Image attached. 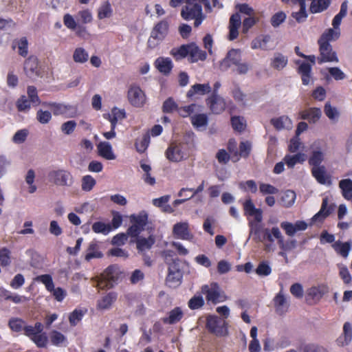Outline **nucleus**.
<instances>
[{
  "mask_svg": "<svg viewBox=\"0 0 352 352\" xmlns=\"http://www.w3.org/2000/svg\"><path fill=\"white\" fill-rule=\"evenodd\" d=\"M338 38V33L331 29L327 30L318 41L319 45V56L317 57L318 63H338L339 59L336 51L333 50L330 41Z\"/></svg>",
  "mask_w": 352,
  "mask_h": 352,
  "instance_id": "1",
  "label": "nucleus"
},
{
  "mask_svg": "<svg viewBox=\"0 0 352 352\" xmlns=\"http://www.w3.org/2000/svg\"><path fill=\"white\" fill-rule=\"evenodd\" d=\"M201 2L204 3L207 11H211L210 3L208 0H187L186 5L181 11V16L184 20L195 19V27H198L204 19Z\"/></svg>",
  "mask_w": 352,
  "mask_h": 352,
  "instance_id": "2",
  "label": "nucleus"
},
{
  "mask_svg": "<svg viewBox=\"0 0 352 352\" xmlns=\"http://www.w3.org/2000/svg\"><path fill=\"white\" fill-rule=\"evenodd\" d=\"M119 278L118 267L114 265L107 267L100 276L95 277L96 287L99 289L112 288L117 284Z\"/></svg>",
  "mask_w": 352,
  "mask_h": 352,
  "instance_id": "3",
  "label": "nucleus"
},
{
  "mask_svg": "<svg viewBox=\"0 0 352 352\" xmlns=\"http://www.w3.org/2000/svg\"><path fill=\"white\" fill-rule=\"evenodd\" d=\"M43 331V324L36 322L34 326L26 325L23 334L28 337L38 347L44 348L47 344V337Z\"/></svg>",
  "mask_w": 352,
  "mask_h": 352,
  "instance_id": "4",
  "label": "nucleus"
},
{
  "mask_svg": "<svg viewBox=\"0 0 352 352\" xmlns=\"http://www.w3.org/2000/svg\"><path fill=\"white\" fill-rule=\"evenodd\" d=\"M201 290V293L205 295L208 303L217 305V303L224 302L227 299L225 292L217 282H212L208 285H202Z\"/></svg>",
  "mask_w": 352,
  "mask_h": 352,
  "instance_id": "5",
  "label": "nucleus"
},
{
  "mask_svg": "<svg viewBox=\"0 0 352 352\" xmlns=\"http://www.w3.org/2000/svg\"><path fill=\"white\" fill-rule=\"evenodd\" d=\"M206 327L208 331L217 337H225L228 335V323L215 315H209L206 318Z\"/></svg>",
  "mask_w": 352,
  "mask_h": 352,
  "instance_id": "6",
  "label": "nucleus"
},
{
  "mask_svg": "<svg viewBox=\"0 0 352 352\" xmlns=\"http://www.w3.org/2000/svg\"><path fill=\"white\" fill-rule=\"evenodd\" d=\"M129 218L132 225L127 229V234L131 237H138L148 223V214L143 210L138 214H131Z\"/></svg>",
  "mask_w": 352,
  "mask_h": 352,
  "instance_id": "7",
  "label": "nucleus"
},
{
  "mask_svg": "<svg viewBox=\"0 0 352 352\" xmlns=\"http://www.w3.org/2000/svg\"><path fill=\"white\" fill-rule=\"evenodd\" d=\"M169 24L166 20H162L153 28L148 41V47L154 48L164 39L168 32Z\"/></svg>",
  "mask_w": 352,
  "mask_h": 352,
  "instance_id": "8",
  "label": "nucleus"
},
{
  "mask_svg": "<svg viewBox=\"0 0 352 352\" xmlns=\"http://www.w3.org/2000/svg\"><path fill=\"white\" fill-rule=\"evenodd\" d=\"M129 102L135 107H142L146 102L144 91L138 85H131L127 91Z\"/></svg>",
  "mask_w": 352,
  "mask_h": 352,
  "instance_id": "9",
  "label": "nucleus"
},
{
  "mask_svg": "<svg viewBox=\"0 0 352 352\" xmlns=\"http://www.w3.org/2000/svg\"><path fill=\"white\" fill-rule=\"evenodd\" d=\"M49 179L57 186H69L73 182V177L70 172L64 169H59L50 172Z\"/></svg>",
  "mask_w": 352,
  "mask_h": 352,
  "instance_id": "10",
  "label": "nucleus"
},
{
  "mask_svg": "<svg viewBox=\"0 0 352 352\" xmlns=\"http://www.w3.org/2000/svg\"><path fill=\"white\" fill-rule=\"evenodd\" d=\"M329 292V288L325 284L311 287L307 292L306 301L309 305H316Z\"/></svg>",
  "mask_w": 352,
  "mask_h": 352,
  "instance_id": "11",
  "label": "nucleus"
},
{
  "mask_svg": "<svg viewBox=\"0 0 352 352\" xmlns=\"http://www.w3.org/2000/svg\"><path fill=\"white\" fill-rule=\"evenodd\" d=\"M242 61L241 52L238 49L230 50L226 56L220 62L219 67L222 71H226L232 66L236 67Z\"/></svg>",
  "mask_w": 352,
  "mask_h": 352,
  "instance_id": "12",
  "label": "nucleus"
},
{
  "mask_svg": "<svg viewBox=\"0 0 352 352\" xmlns=\"http://www.w3.org/2000/svg\"><path fill=\"white\" fill-rule=\"evenodd\" d=\"M173 234L175 238L182 240L192 241L194 238L187 221L175 223L173 228Z\"/></svg>",
  "mask_w": 352,
  "mask_h": 352,
  "instance_id": "13",
  "label": "nucleus"
},
{
  "mask_svg": "<svg viewBox=\"0 0 352 352\" xmlns=\"http://www.w3.org/2000/svg\"><path fill=\"white\" fill-rule=\"evenodd\" d=\"M206 102L210 110L214 114H220L226 109V102L218 94H212Z\"/></svg>",
  "mask_w": 352,
  "mask_h": 352,
  "instance_id": "14",
  "label": "nucleus"
},
{
  "mask_svg": "<svg viewBox=\"0 0 352 352\" xmlns=\"http://www.w3.org/2000/svg\"><path fill=\"white\" fill-rule=\"evenodd\" d=\"M273 303L276 313L279 316L285 314L290 306L289 302L283 293V289L276 294L273 299Z\"/></svg>",
  "mask_w": 352,
  "mask_h": 352,
  "instance_id": "15",
  "label": "nucleus"
},
{
  "mask_svg": "<svg viewBox=\"0 0 352 352\" xmlns=\"http://www.w3.org/2000/svg\"><path fill=\"white\" fill-rule=\"evenodd\" d=\"M328 197H324L322 199V202L320 210L311 218V221L313 222L318 221L322 223L333 212L335 208V205H328Z\"/></svg>",
  "mask_w": 352,
  "mask_h": 352,
  "instance_id": "16",
  "label": "nucleus"
},
{
  "mask_svg": "<svg viewBox=\"0 0 352 352\" xmlns=\"http://www.w3.org/2000/svg\"><path fill=\"white\" fill-rule=\"evenodd\" d=\"M244 214L254 217L255 221L260 223L263 220V212L261 209L256 208L251 199L246 200L243 204Z\"/></svg>",
  "mask_w": 352,
  "mask_h": 352,
  "instance_id": "17",
  "label": "nucleus"
},
{
  "mask_svg": "<svg viewBox=\"0 0 352 352\" xmlns=\"http://www.w3.org/2000/svg\"><path fill=\"white\" fill-rule=\"evenodd\" d=\"M241 25V18L239 13L233 14L229 21V34L228 39L233 41L236 39L239 35L238 29Z\"/></svg>",
  "mask_w": 352,
  "mask_h": 352,
  "instance_id": "18",
  "label": "nucleus"
},
{
  "mask_svg": "<svg viewBox=\"0 0 352 352\" xmlns=\"http://www.w3.org/2000/svg\"><path fill=\"white\" fill-rule=\"evenodd\" d=\"M300 117L302 120H307L309 123H316L322 116L320 109L317 107H311L299 113Z\"/></svg>",
  "mask_w": 352,
  "mask_h": 352,
  "instance_id": "19",
  "label": "nucleus"
},
{
  "mask_svg": "<svg viewBox=\"0 0 352 352\" xmlns=\"http://www.w3.org/2000/svg\"><path fill=\"white\" fill-rule=\"evenodd\" d=\"M270 123L278 131L290 130L293 127V122L287 116L272 118Z\"/></svg>",
  "mask_w": 352,
  "mask_h": 352,
  "instance_id": "20",
  "label": "nucleus"
},
{
  "mask_svg": "<svg viewBox=\"0 0 352 352\" xmlns=\"http://www.w3.org/2000/svg\"><path fill=\"white\" fill-rule=\"evenodd\" d=\"M352 340V325L346 322L343 325V333L336 340V344L340 346L348 345Z\"/></svg>",
  "mask_w": 352,
  "mask_h": 352,
  "instance_id": "21",
  "label": "nucleus"
},
{
  "mask_svg": "<svg viewBox=\"0 0 352 352\" xmlns=\"http://www.w3.org/2000/svg\"><path fill=\"white\" fill-rule=\"evenodd\" d=\"M189 54L188 60L190 63H195L199 60H204L206 59L207 54L204 51H202L194 43L188 45Z\"/></svg>",
  "mask_w": 352,
  "mask_h": 352,
  "instance_id": "22",
  "label": "nucleus"
},
{
  "mask_svg": "<svg viewBox=\"0 0 352 352\" xmlns=\"http://www.w3.org/2000/svg\"><path fill=\"white\" fill-rule=\"evenodd\" d=\"M348 10L347 1H344L340 6V10L338 14H337L332 21L333 28H331L333 31H336L338 33V37L340 35V25L341 24L342 19L346 15Z\"/></svg>",
  "mask_w": 352,
  "mask_h": 352,
  "instance_id": "23",
  "label": "nucleus"
},
{
  "mask_svg": "<svg viewBox=\"0 0 352 352\" xmlns=\"http://www.w3.org/2000/svg\"><path fill=\"white\" fill-rule=\"evenodd\" d=\"M287 56L279 52L274 53L270 60L271 67L278 71H280L284 69L287 66Z\"/></svg>",
  "mask_w": 352,
  "mask_h": 352,
  "instance_id": "24",
  "label": "nucleus"
},
{
  "mask_svg": "<svg viewBox=\"0 0 352 352\" xmlns=\"http://www.w3.org/2000/svg\"><path fill=\"white\" fill-rule=\"evenodd\" d=\"M125 117V111L116 107L113 108L110 113L104 115V118L111 122L112 128H116L118 122L123 120Z\"/></svg>",
  "mask_w": 352,
  "mask_h": 352,
  "instance_id": "25",
  "label": "nucleus"
},
{
  "mask_svg": "<svg viewBox=\"0 0 352 352\" xmlns=\"http://www.w3.org/2000/svg\"><path fill=\"white\" fill-rule=\"evenodd\" d=\"M158 71L164 75L170 74L173 68V63L170 58L159 57L154 63Z\"/></svg>",
  "mask_w": 352,
  "mask_h": 352,
  "instance_id": "26",
  "label": "nucleus"
},
{
  "mask_svg": "<svg viewBox=\"0 0 352 352\" xmlns=\"http://www.w3.org/2000/svg\"><path fill=\"white\" fill-rule=\"evenodd\" d=\"M24 70L29 77L38 75V60L36 57H29L24 63Z\"/></svg>",
  "mask_w": 352,
  "mask_h": 352,
  "instance_id": "27",
  "label": "nucleus"
},
{
  "mask_svg": "<svg viewBox=\"0 0 352 352\" xmlns=\"http://www.w3.org/2000/svg\"><path fill=\"white\" fill-rule=\"evenodd\" d=\"M291 1L293 3V5L298 4L300 6V10L298 12H294L292 13V16L298 23L305 21L307 17L306 12V0H291Z\"/></svg>",
  "mask_w": 352,
  "mask_h": 352,
  "instance_id": "28",
  "label": "nucleus"
},
{
  "mask_svg": "<svg viewBox=\"0 0 352 352\" xmlns=\"http://www.w3.org/2000/svg\"><path fill=\"white\" fill-rule=\"evenodd\" d=\"M311 174L315 177L316 181L321 184L331 183L329 180V176L327 174L326 169L324 166L312 168Z\"/></svg>",
  "mask_w": 352,
  "mask_h": 352,
  "instance_id": "29",
  "label": "nucleus"
},
{
  "mask_svg": "<svg viewBox=\"0 0 352 352\" xmlns=\"http://www.w3.org/2000/svg\"><path fill=\"white\" fill-rule=\"evenodd\" d=\"M184 316L182 309L179 307H175L169 313L168 317L162 319L164 324H173L179 322Z\"/></svg>",
  "mask_w": 352,
  "mask_h": 352,
  "instance_id": "30",
  "label": "nucleus"
},
{
  "mask_svg": "<svg viewBox=\"0 0 352 352\" xmlns=\"http://www.w3.org/2000/svg\"><path fill=\"white\" fill-rule=\"evenodd\" d=\"M332 248L336 252L344 258H346L351 249L350 242H342L340 241H335L332 245Z\"/></svg>",
  "mask_w": 352,
  "mask_h": 352,
  "instance_id": "31",
  "label": "nucleus"
},
{
  "mask_svg": "<svg viewBox=\"0 0 352 352\" xmlns=\"http://www.w3.org/2000/svg\"><path fill=\"white\" fill-rule=\"evenodd\" d=\"M211 91V87L209 83L195 84L192 85L187 92L188 98L192 97L195 94L205 95Z\"/></svg>",
  "mask_w": 352,
  "mask_h": 352,
  "instance_id": "32",
  "label": "nucleus"
},
{
  "mask_svg": "<svg viewBox=\"0 0 352 352\" xmlns=\"http://www.w3.org/2000/svg\"><path fill=\"white\" fill-rule=\"evenodd\" d=\"M117 299V294L111 292L104 296L98 301L97 307L100 309H109Z\"/></svg>",
  "mask_w": 352,
  "mask_h": 352,
  "instance_id": "33",
  "label": "nucleus"
},
{
  "mask_svg": "<svg viewBox=\"0 0 352 352\" xmlns=\"http://www.w3.org/2000/svg\"><path fill=\"white\" fill-rule=\"evenodd\" d=\"M155 242V238L152 235L149 236L148 238L138 237L136 241L137 249L139 252L150 250Z\"/></svg>",
  "mask_w": 352,
  "mask_h": 352,
  "instance_id": "34",
  "label": "nucleus"
},
{
  "mask_svg": "<svg viewBox=\"0 0 352 352\" xmlns=\"http://www.w3.org/2000/svg\"><path fill=\"white\" fill-rule=\"evenodd\" d=\"M342 194L346 200L352 199V180L350 179H342L339 183Z\"/></svg>",
  "mask_w": 352,
  "mask_h": 352,
  "instance_id": "35",
  "label": "nucleus"
},
{
  "mask_svg": "<svg viewBox=\"0 0 352 352\" xmlns=\"http://www.w3.org/2000/svg\"><path fill=\"white\" fill-rule=\"evenodd\" d=\"M51 111L55 116L65 115L66 116H71L69 111L72 109L70 105H65L63 104H49Z\"/></svg>",
  "mask_w": 352,
  "mask_h": 352,
  "instance_id": "36",
  "label": "nucleus"
},
{
  "mask_svg": "<svg viewBox=\"0 0 352 352\" xmlns=\"http://www.w3.org/2000/svg\"><path fill=\"white\" fill-rule=\"evenodd\" d=\"M73 60L76 63L83 64L89 59V53L83 47H76L73 53Z\"/></svg>",
  "mask_w": 352,
  "mask_h": 352,
  "instance_id": "37",
  "label": "nucleus"
},
{
  "mask_svg": "<svg viewBox=\"0 0 352 352\" xmlns=\"http://www.w3.org/2000/svg\"><path fill=\"white\" fill-rule=\"evenodd\" d=\"M113 8L109 1L103 3L98 9L97 16L99 19L110 18L113 15Z\"/></svg>",
  "mask_w": 352,
  "mask_h": 352,
  "instance_id": "38",
  "label": "nucleus"
},
{
  "mask_svg": "<svg viewBox=\"0 0 352 352\" xmlns=\"http://www.w3.org/2000/svg\"><path fill=\"white\" fill-rule=\"evenodd\" d=\"M102 253L98 250V245L97 243L95 242H91L89 245L85 258L87 261H89L92 258H102Z\"/></svg>",
  "mask_w": 352,
  "mask_h": 352,
  "instance_id": "39",
  "label": "nucleus"
},
{
  "mask_svg": "<svg viewBox=\"0 0 352 352\" xmlns=\"http://www.w3.org/2000/svg\"><path fill=\"white\" fill-rule=\"evenodd\" d=\"M182 278V274L180 270H177L176 271H173L169 269L168 274L166 277V283L168 284L170 287H175L180 284Z\"/></svg>",
  "mask_w": 352,
  "mask_h": 352,
  "instance_id": "40",
  "label": "nucleus"
},
{
  "mask_svg": "<svg viewBox=\"0 0 352 352\" xmlns=\"http://www.w3.org/2000/svg\"><path fill=\"white\" fill-rule=\"evenodd\" d=\"M26 325L25 321L19 318H12L8 321V327L10 329L16 333H19L22 331H24Z\"/></svg>",
  "mask_w": 352,
  "mask_h": 352,
  "instance_id": "41",
  "label": "nucleus"
},
{
  "mask_svg": "<svg viewBox=\"0 0 352 352\" xmlns=\"http://www.w3.org/2000/svg\"><path fill=\"white\" fill-rule=\"evenodd\" d=\"M296 199V193L294 190H287L284 192L280 198V204L285 208L292 206Z\"/></svg>",
  "mask_w": 352,
  "mask_h": 352,
  "instance_id": "42",
  "label": "nucleus"
},
{
  "mask_svg": "<svg viewBox=\"0 0 352 352\" xmlns=\"http://www.w3.org/2000/svg\"><path fill=\"white\" fill-rule=\"evenodd\" d=\"M330 2L331 0L313 1L311 3L310 11L312 13L321 12L329 7Z\"/></svg>",
  "mask_w": 352,
  "mask_h": 352,
  "instance_id": "43",
  "label": "nucleus"
},
{
  "mask_svg": "<svg viewBox=\"0 0 352 352\" xmlns=\"http://www.w3.org/2000/svg\"><path fill=\"white\" fill-rule=\"evenodd\" d=\"M92 230L97 234H108L112 230V226L109 223L102 221H96L92 225Z\"/></svg>",
  "mask_w": 352,
  "mask_h": 352,
  "instance_id": "44",
  "label": "nucleus"
},
{
  "mask_svg": "<svg viewBox=\"0 0 352 352\" xmlns=\"http://www.w3.org/2000/svg\"><path fill=\"white\" fill-rule=\"evenodd\" d=\"M191 122L197 129L206 127L208 124V117L204 113L195 114L191 117Z\"/></svg>",
  "mask_w": 352,
  "mask_h": 352,
  "instance_id": "45",
  "label": "nucleus"
},
{
  "mask_svg": "<svg viewBox=\"0 0 352 352\" xmlns=\"http://www.w3.org/2000/svg\"><path fill=\"white\" fill-rule=\"evenodd\" d=\"M188 45H183L178 48H173L170 51V54L175 58V60L182 59L189 54Z\"/></svg>",
  "mask_w": 352,
  "mask_h": 352,
  "instance_id": "46",
  "label": "nucleus"
},
{
  "mask_svg": "<svg viewBox=\"0 0 352 352\" xmlns=\"http://www.w3.org/2000/svg\"><path fill=\"white\" fill-rule=\"evenodd\" d=\"M34 280L37 282L42 283L45 286V288L48 292L54 290V284L50 274H42L37 276Z\"/></svg>",
  "mask_w": 352,
  "mask_h": 352,
  "instance_id": "47",
  "label": "nucleus"
},
{
  "mask_svg": "<svg viewBox=\"0 0 352 352\" xmlns=\"http://www.w3.org/2000/svg\"><path fill=\"white\" fill-rule=\"evenodd\" d=\"M231 94L234 100L240 105L245 106L246 104L247 95L238 86L232 90Z\"/></svg>",
  "mask_w": 352,
  "mask_h": 352,
  "instance_id": "48",
  "label": "nucleus"
},
{
  "mask_svg": "<svg viewBox=\"0 0 352 352\" xmlns=\"http://www.w3.org/2000/svg\"><path fill=\"white\" fill-rule=\"evenodd\" d=\"M150 134L146 133L140 139L137 140L135 146L139 153H143L146 151L150 143Z\"/></svg>",
  "mask_w": 352,
  "mask_h": 352,
  "instance_id": "49",
  "label": "nucleus"
},
{
  "mask_svg": "<svg viewBox=\"0 0 352 352\" xmlns=\"http://www.w3.org/2000/svg\"><path fill=\"white\" fill-rule=\"evenodd\" d=\"M17 45L19 49V54L22 56H25L28 54V40L25 37H22L19 40L14 41L12 47L15 48Z\"/></svg>",
  "mask_w": 352,
  "mask_h": 352,
  "instance_id": "50",
  "label": "nucleus"
},
{
  "mask_svg": "<svg viewBox=\"0 0 352 352\" xmlns=\"http://www.w3.org/2000/svg\"><path fill=\"white\" fill-rule=\"evenodd\" d=\"M11 263V252L7 248L0 249V265L7 267Z\"/></svg>",
  "mask_w": 352,
  "mask_h": 352,
  "instance_id": "51",
  "label": "nucleus"
},
{
  "mask_svg": "<svg viewBox=\"0 0 352 352\" xmlns=\"http://www.w3.org/2000/svg\"><path fill=\"white\" fill-rule=\"evenodd\" d=\"M204 305V300L200 295H195L189 300L188 302V307L192 310L200 309Z\"/></svg>",
  "mask_w": 352,
  "mask_h": 352,
  "instance_id": "52",
  "label": "nucleus"
},
{
  "mask_svg": "<svg viewBox=\"0 0 352 352\" xmlns=\"http://www.w3.org/2000/svg\"><path fill=\"white\" fill-rule=\"evenodd\" d=\"M232 128L237 131L241 132L245 128V121L243 117L233 116L231 118Z\"/></svg>",
  "mask_w": 352,
  "mask_h": 352,
  "instance_id": "53",
  "label": "nucleus"
},
{
  "mask_svg": "<svg viewBox=\"0 0 352 352\" xmlns=\"http://www.w3.org/2000/svg\"><path fill=\"white\" fill-rule=\"evenodd\" d=\"M306 155H285L284 161L289 168H293L297 163H302L305 160Z\"/></svg>",
  "mask_w": 352,
  "mask_h": 352,
  "instance_id": "54",
  "label": "nucleus"
},
{
  "mask_svg": "<svg viewBox=\"0 0 352 352\" xmlns=\"http://www.w3.org/2000/svg\"><path fill=\"white\" fill-rule=\"evenodd\" d=\"M85 312L81 309H76L69 316V321L72 326H76L82 318Z\"/></svg>",
  "mask_w": 352,
  "mask_h": 352,
  "instance_id": "55",
  "label": "nucleus"
},
{
  "mask_svg": "<svg viewBox=\"0 0 352 352\" xmlns=\"http://www.w3.org/2000/svg\"><path fill=\"white\" fill-rule=\"evenodd\" d=\"M326 151V144L322 140H316L311 145V154H323Z\"/></svg>",
  "mask_w": 352,
  "mask_h": 352,
  "instance_id": "56",
  "label": "nucleus"
},
{
  "mask_svg": "<svg viewBox=\"0 0 352 352\" xmlns=\"http://www.w3.org/2000/svg\"><path fill=\"white\" fill-rule=\"evenodd\" d=\"M96 180L91 175H85L82 179V189L85 191H90L96 185Z\"/></svg>",
  "mask_w": 352,
  "mask_h": 352,
  "instance_id": "57",
  "label": "nucleus"
},
{
  "mask_svg": "<svg viewBox=\"0 0 352 352\" xmlns=\"http://www.w3.org/2000/svg\"><path fill=\"white\" fill-rule=\"evenodd\" d=\"M260 192L263 195H274L278 192V189L270 184L261 183L259 185Z\"/></svg>",
  "mask_w": 352,
  "mask_h": 352,
  "instance_id": "58",
  "label": "nucleus"
},
{
  "mask_svg": "<svg viewBox=\"0 0 352 352\" xmlns=\"http://www.w3.org/2000/svg\"><path fill=\"white\" fill-rule=\"evenodd\" d=\"M286 19V14L280 11L274 14L271 18V24L274 28L278 27Z\"/></svg>",
  "mask_w": 352,
  "mask_h": 352,
  "instance_id": "59",
  "label": "nucleus"
},
{
  "mask_svg": "<svg viewBox=\"0 0 352 352\" xmlns=\"http://www.w3.org/2000/svg\"><path fill=\"white\" fill-rule=\"evenodd\" d=\"M272 269L267 263L261 262L256 269V273L259 276H268L271 274Z\"/></svg>",
  "mask_w": 352,
  "mask_h": 352,
  "instance_id": "60",
  "label": "nucleus"
},
{
  "mask_svg": "<svg viewBox=\"0 0 352 352\" xmlns=\"http://www.w3.org/2000/svg\"><path fill=\"white\" fill-rule=\"evenodd\" d=\"M252 69V66L250 63L246 62L241 61L239 65L232 69L233 72H236L239 75H245Z\"/></svg>",
  "mask_w": 352,
  "mask_h": 352,
  "instance_id": "61",
  "label": "nucleus"
},
{
  "mask_svg": "<svg viewBox=\"0 0 352 352\" xmlns=\"http://www.w3.org/2000/svg\"><path fill=\"white\" fill-rule=\"evenodd\" d=\"M65 336L58 331H52L50 334V340L52 344L58 346L65 340Z\"/></svg>",
  "mask_w": 352,
  "mask_h": 352,
  "instance_id": "62",
  "label": "nucleus"
},
{
  "mask_svg": "<svg viewBox=\"0 0 352 352\" xmlns=\"http://www.w3.org/2000/svg\"><path fill=\"white\" fill-rule=\"evenodd\" d=\"M25 283V278L23 274H17L11 280L10 285L12 289H17L21 287Z\"/></svg>",
  "mask_w": 352,
  "mask_h": 352,
  "instance_id": "63",
  "label": "nucleus"
},
{
  "mask_svg": "<svg viewBox=\"0 0 352 352\" xmlns=\"http://www.w3.org/2000/svg\"><path fill=\"white\" fill-rule=\"evenodd\" d=\"M36 118L41 124H47L52 118V113L49 111L38 110L36 113Z\"/></svg>",
  "mask_w": 352,
  "mask_h": 352,
  "instance_id": "64",
  "label": "nucleus"
}]
</instances>
